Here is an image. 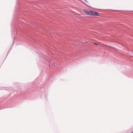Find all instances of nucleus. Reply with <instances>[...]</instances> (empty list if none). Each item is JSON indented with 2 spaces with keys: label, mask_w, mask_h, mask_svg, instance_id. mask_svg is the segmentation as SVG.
Here are the masks:
<instances>
[{
  "label": "nucleus",
  "mask_w": 133,
  "mask_h": 133,
  "mask_svg": "<svg viewBox=\"0 0 133 133\" xmlns=\"http://www.w3.org/2000/svg\"><path fill=\"white\" fill-rule=\"evenodd\" d=\"M86 2H88V1H87V0H84Z\"/></svg>",
  "instance_id": "3"
},
{
  "label": "nucleus",
  "mask_w": 133,
  "mask_h": 133,
  "mask_svg": "<svg viewBox=\"0 0 133 133\" xmlns=\"http://www.w3.org/2000/svg\"><path fill=\"white\" fill-rule=\"evenodd\" d=\"M94 44L97 45H98L99 44L97 43H95Z\"/></svg>",
  "instance_id": "2"
},
{
  "label": "nucleus",
  "mask_w": 133,
  "mask_h": 133,
  "mask_svg": "<svg viewBox=\"0 0 133 133\" xmlns=\"http://www.w3.org/2000/svg\"><path fill=\"white\" fill-rule=\"evenodd\" d=\"M83 11L87 15L90 16H98L99 15V13L94 11L90 10L87 9H84Z\"/></svg>",
  "instance_id": "1"
}]
</instances>
